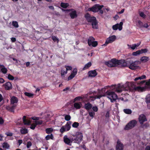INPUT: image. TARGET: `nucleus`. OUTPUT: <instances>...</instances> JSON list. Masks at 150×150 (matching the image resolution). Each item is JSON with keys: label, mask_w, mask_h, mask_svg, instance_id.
I'll return each mask as SVG.
<instances>
[{"label": "nucleus", "mask_w": 150, "mask_h": 150, "mask_svg": "<svg viewBox=\"0 0 150 150\" xmlns=\"http://www.w3.org/2000/svg\"><path fill=\"white\" fill-rule=\"evenodd\" d=\"M140 64L141 62L139 60L135 61L132 60L126 61L124 59H122V67H128L131 70H136L138 69H140V67L138 65Z\"/></svg>", "instance_id": "nucleus-1"}, {"label": "nucleus", "mask_w": 150, "mask_h": 150, "mask_svg": "<svg viewBox=\"0 0 150 150\" xmlns=\"http://www.w3.org/2000/svg\"><path fill=\"white\" fill-rule=\"evenodd\" d=\"M84 16L88 22L91 23V25L93 28H98V22L95 17L91 16L90 14L88 13H86Z\"/></svg>", "instance_id": "nucleus-2"}, {"label": "nucleus", "mask_w": 150, "mask_h": 150, "mask_svg": "<svg viewBox=\"0 0 150 150\" xmlns=\"http://www.w3.org/2000/svg\"><path fill=\"white\" fill-rule=\"evenodd\" d=\"M122 59L118 60L116 59L113 58L108 61L105 62V64L108 67H117L118 65H120L122 67Z\"/></svg>", "instance_id": "nucleus-3"}, {"label": "nucleus", "mask_w": 150, "mask_h": 150, "mask_svg": "<svg viewBox=\"0 0 150 150\" xmlns=\"http://www.w3.org/2000/svg\"><path fill=\"white\" fill-rule=\"evenodd\" d=\"M126 84H127L128 87L129 88L130 87L133 88L134 87V89L135 91H138L139 92H143L145 91L146 89L148 87L146 86H145L144 87L140 86L135 87L134 83V82L126 83Z\"/></svg>", "instance_id": "nucleus-4"}, {"label": "nucleus", "mask_w": 150, "mask_h": 150, "mask_svg": "<svg viewBox=\"0 0 150 150\" xmlns=\"http://www.w3.org/2000/svg\"><path fill=\"white\" fill-rule=\"evenodd\" d=\"M103 5H100L99 4H96L94 5L91 8H88L87 11H91L93 12H96L99 10V13L101 14L103 13V11L101 9L103 7Z\"/></svg>", "instance_id": "nucleus-5"}, {"label": "nucleus", "mask_w": 150, "mask_h": 150, "mask_svg": "<svg viewBox=\"0 0 150 150\" xmlns=\"http://www.w3.org/2000/svg\"><path fill=\"white\" fill-rule=\"evenodd\" d=\"M107 97L110 100L112 103L118 99L117 95L114 92L110 91H107L105 93Z\"/></svg>", "instance_id": "nucleus-6"}, {"label": "nucleus", "mask_w": 150, "mask_h": 150, "mask_svg": "<svg viewBox=\"0 0 150 150\" xmlns=\"http://www.w3.org/2000/svg\"><path fill=\"white\" fill-rule=\"evenodd\" d=\"M137 124V121L135 120H132L129 122L124 128L125 130H129L134 127Z\"/></svg>", "instance_id": "nucleus-7"}, {"label": "nucleus", "mask_w": 150, "mask_h": 150, "mask_svg": "<svg viewBox=\"0 0 150 150\" xmlns=\"http://www.w3.org/2000/svg\"><path fill=\"white\" fill-rule=\"evenodd\" d=\"M74 137V138L73 140L75 141V142L77 144H79L82 141L83 135L80 132H76Z\"/></svg>", "instance_id": "nucleus-8"}, {"label": "nucleus", "mask_w": 150, "mask_h": 150, "mask_svg": "<svg viewBox=\"0 0 150 150\" xmlns=\"http://www.w3.org/2000/svg\"><path fill=\"white\" fill-rule=\"evenodd\" d=\"M62 10L63 11H71V12H70L69 14V15L71 19H74L75 18H76L78 16L76 11L75 10L73 11V9H62Z\"/></svg>", "instance_id": "nucleus-9"}, {"label": "nucleus", "mask_w": 150, "mask_h": 150, "mask_svg": "<svg viewBox=\"0 0 150 150\" xmlns=\"http://www.w3.org/2000/svg\"><path fill=\"white\" fill-rule=\"evenodd\" d=\"M138 120L140 124H143V123L147 121V119L146 116L144 114L140 115L138 118Z\"/></svg>", "instance_id": "nucleus-10"}, {"label": "nucleus", "mask_w": 150, "mask_h": 150, "mask_svg": "<svg viewBox=\"0 0 150 150\" xmlns=\"http://www.w3.org/2000/svg\"><path fill=\"white\" fill-rule=\"evenodd\" d=\"M116 39L115 35H113L107 38L105 42L104 45H106L109 43H111L115 40Z\"/></svg>", "instance_id": "nucleus-11"}, {"label": "nucleus", "mask_w": 150, "mask_h": 150, "mask_svg": "<svg viewBox=\"0 0 150 150\" xmlns=\"http://www.w3.org/2000/svg\"><path fill=\"white\" fill-rule=\"evenodd\" d=\"M114 86V88H115V91L117 93H120L123 90L122 86H121L120 84H119L117 85H112L111 86Z\"/></svg>", "instance_id": "nucleus-12"}, {"label": "nucleus", "mask_w": 150, "mask_h": 150, "mask_svg": "<svg viewBox=\"0 0 150 150\" xmlns=\"http://www.w3.org/2000/svg\"><path fill=\"white\" fill-rule=\"evenodd\" d=\"M98 73L96 70L89 71L88 72V76L91 77H94L97 75Z\"/></svg>", "instance_id": "nucleus-13"}, {"label": "nucleus", "mask_w": 150, "mask_h": 150, "mask_svg": "<svg viewBox=\"0 0 150 150\" xmlns=\"http://www.w3.org/2000/svg\"><path fill=\"white\" fill-rule=\"evenodd\" d=\"M124 148L123 145L120 140L118 139L117 142L116 147V150H123Z\"/></svg>", "instance_id": "nucleus-14"}, {"label": "nucleus", "mask_w": 150, "mask_h": 150, "mask_svg": "<svg viewBox=\"0 0 150 150\" xmlns=\"http://www.w3.org/2000/svg\"><path fill=\"white\" fill-rule=\"evenodd\" d=\"M3 86L4 87L6 90H9L11 89L12 88V85L10 82H8L4 84Z\"/></svg>", "instance_id": "nucleus-15"}, {"label": "nucleus", "mask_w": 150, "mask_h": 150, "mask_svg": "<svg viewBox=\"0 0 150 150\" xmlns=\"http://www.w3.org/2000/svg\"><path fill=\"white\" fill-rule=\"evenodd\" d=\"M150 59L148 57L144 56L141 57L140 62L142 63H146Z\"/></svg>", "instance_id": "nucleus-16"}, {"label": "nucleus", "mask_w": 150, "mask_h": 150, "mask_svg": "<svg viewBox=\"0 0 150 150\" xmlns=\"http://www.w3.org/2000/svg\"><path fill=\"white\" fill-rule=\"evenodd\" d=\"M26 116H23V122L25 125H30L31 123L30 121L28 119H26Z\"/></svg>", "instance_id": "nucleus-17"}, {"label": "nucleus", "mask_w": 150, "mask_h": 150, "mask_svg": "<svg viewBox=\"0 0 150 150\" xmlns=\"http://www.w3.org/2000/svg\"><path fill=\"white\" fill-rule=\"evenodd\" d=\"M16 107V104H13L11 106H8L6 107V109L8 110H9L11 112H14V110Z\"/></svg>", "instance_id": "nucleus-18"}, {"label": "nucleus", "mask_w": 150, "mask_h": 150, "mask_svg": "<svg viewBox=\"0 0 150 150\" xmlns=\"http://www.w3.org/2000/svg\"><path fill=\"white\" fill-rule=\"evenodd\" d=\"M64 141L66 144L69 145H70V144L72 142L71 140L68 138L66 135L64 136Z\"/></svg>", "instance_id": "nucleus-19"}, {"label": "nucleus", "mask_w": 150, "mask_h": 150, "mask_svg": "<svg viewBox=\"0 0 150 150\" xmlns=\"http://www.w3.org/2000/svg\"><path fill=\"white\" fill-rule=\"evenodd\" d=\"M145 102L147 104V107L150 106V94H148L146 95L145 98Z\"/></svg>", "instance_id": "nucleus-20"}, {"label": "nucleus", "mask_w": 150, "mask_h": 150, "mask_svg": "<svg viewBox=\"0 0 150 150\" xmlns=\"http://www.w3.org/2000/svg\"><path fill=\"white\" fill-rule=\"evenodd\" d=\"M18 100L17 98L13 96L11 99V104L13 105L14 103H18Z\"/></svg>", "instance_id": "nucleus-21"}, {"label": "nucleus", "mask_w": 150, "mask_h": 150, "mask_svg": "<svg viewBox=\"0 0 150 150\" xmlns=\"http://www.w3.org/2000/svg\"><path fill=\"white\" fill-rule=\"evenodd\" d=\"M71 122L70 121H69L67 122L65 125L64 126L65 128V129L66 131H69L71 127L70 126V125H71Z\"/></svg>", "instance_id": "nucleus-22"}, {"label": "nucleus", "mask_w": 150, "mask_h": 150, "mask_svg": "<svg viewBox=\"0 0 150 150\" xmlns=\"http://www.w3.org/2000/svg\"><path fill=\"white\" fill-rule=\"evenodd\" d=\"M85 108L87 110H89L92 107V105L89 103L85 104Z\"/></svg>", "instance_id": "nucleus-23"}, {"label": "nucleus", "mask_w": 150, "mask_h": 150, "mask_svg": "<svg viewBox=\"0 0 150 150\" xmlns=\"http://www.w3.org/2000/svg\"><path fill=\"white\" fill-rule=\"evenodd\" d=\"M74 106L76 109H79L81 107V104L80 103H74Z\"/></svg>", "instance_id": "nucleus-24"}, {"label": "nucleus", "mask_w": 150, "mask_h": 150, "mask_svg": "<svg viewBox=\"0 0 150 150\" xmlns=\"http://www.w3.org/2000/svg\"><path fill=\"white\" fill-rule=\"evenodd\" d=\"M95 40V38L92 36L90 37L88 40V43L89 46H91V42L94 41Z\"/></svg>", "instance_id": "nucleus-25"}, {"label": "nucleus", "mask_w": 150, "mask_h": 150, "mask_svg": "<svg viewBox=\"0 0 150 150\" xmlns=\"http://www.w3.org/2000/svg\"><path fill=\"white\" fill-rule=\"evenodd\" d=\"M69 6V4L67 3L62 2L60 4L61 6L64 8H66Z\"/></svg>", "instance_id": "nucleus-26"}, {"label": "nucleus", "mask_w": 150, "mask_h": 150, "mask_svg": "<svg viewBox=\"0 0 150 150\" xmlns=\"http://www.w3.org/2000/svg\"><path fill=\"white\" fill-rule=\"evenodd\" d=\"M53 129L52 128H49L46 129L45 132L47 134H51L53 131Z\"/></svg>", "instance_id": "nucleus-27"}, {"label": "nucleus", "mask_w": 150, "mask_h": 150, "mask_svg": "<svg viewBox=\"0 0 150 150\" xmlns=\"http://www.w3.org/2000/svg\"><path fill=\"white\" fill-rule=\"evenodd\" d=\"M54 136L52 134H51L50 135H47L45 138V139L46 140H48L50 139H53Z\"/></svg>", "instance_id": "nucleus-28"}, {"label": "nucleus", "mask_w": 150, "mask_h": 150, "mask_svg": "<svg viewBox=\"0 0 150 150\" xmlns=\"http://www.w3.org/2000/svg\"><path fill=\"white\" fill-rule=\"evenodd\" d=\"M146 78V76L145 75H143L142 76H139L138 77L134 79V80L135 81H137L138 80H141L142 79H145Z\"/></svg>", "instance_id": "nucleus-29"}, {"label": "nucleus", "mask_w": 150, "mask_h": 150, "mask_svg": "<svg viewBox=\"0 0 150 150\" xmlns=\"http://www.w3.org/2000/svg\"><path fill=\"white\" fill-rule=\"evenodd\" d=\"M2 146L4 148L7 149L9 148L10 145L7 142H4L2 144Z\"/></svg>", "instance_id": "nucleus-30"}, {"label": "nucleus", "mask_w": 150, "mask_h": 150, "mask_svg": "<svg viewBox=\"0 0 150 150\" xmlns=\"http://www.w3.org/2000/svg\"><path fill=\"white\" fill-rule=\"evenodd\" d=\"M91 65V62H89L87 64H86L84 67L83 68V70H85L88 68Z\"/></svg>", "instance_id": "nucleus-31"}, {"label": "nucleus", "mask_w": 150, "mask_h": 150, "mask_svg": "<svg viewBox=\"0 0 150 150\" xmlns=\"http://www.w3.org/2000/svg\"><path fill=\"white\" fill-rule=\"evenodd\" d=\"M42 26H41L40 27V28L41 29L40 31L42 29H44L45 30H48L50 32L52 31L50 29H47V28L48 27V26L47 25L46 26H44L43 25H42Z\"/></svg>", "instance_id": "nucleus-32"}, {"label": "nucleus", "mask_w": 150, "mask_h": 150, "mask_svg": "<svg viewBox=\"0 0 150 150\" xmlns=\"http://www.w3.org/2000/svg\"><path fill=\"white\" fill-rule=\"evenodd\" d=\"M0 71L4 74H6L7 72V69L4 66V67H1V69Z\"/></svg>", "instance_id": "nucleus-33"}, {"label": "nucleus", "mask_w": 150, "mask_h": 150, "mask_svg": "<svg viewBox=\"0 0 150 150\" xmlns=\"http://www.w3.org/2000/svg\"><path fill=\"white\" fill-rule=\"evenodd\" d=\"M20 132L21 134H24L28 133V131L26 129H21Z\"/></svg>", "instance_id": "nucleus-34"}, {"label": "nucleus", "mask_w": 150, "mask_h": 150, "mask_svg": "<svg viewBox=\"0 0 150 150\" xmlns=\"http://www.w3.org/2000/svg\"><path fill=\"white\" fill-rule=\"evenodd\" d=\"M123 111L125 113L127 114H130L132 113L131 110L129 109H124Z\"/></svg>", "instance_id": "nucleus-35"}, {"label": "nucleus", "mask_w": 150, "mask_h": 150, "mask_svg": "<svg viewBox=\"0 0 150 150\" xmlns=\"http://www.w3.org/2000/svg\"><path fill=\"white\" fill-rule=\"evenodd\" d=\"M141 125V127L142 128H147L148 127H149V124L148 122L146 123H144V124H143Z\"/></svg>", "instance_id": "nucleus-36"}, {"label": "nucleus", "mask_w": 150, "mask_h": 150, "mask_svg": "<svg viewBox=\"0 0 150 150\" xmlns=\"http://www.w3.org/2000/svg\"><path fill=\"white\" fill-rule=\"evenodd\" d=\"M12 25L14 27L16 28H17L19 27L18 23L16 21H13Z\"/></svg>", "instance_id": "nucleus-37"}, {"label": "nucleus", "mask_w": 150, "mask_h": 150, "mask_svg": "<svg viewBox=\"0 0 150 150\" xmlns=\"http://www.w3.org/2000/svg\"><path fill=\"white\" fill-rule=\"evenodd\" d=\"M89 116L93 118L94 117L95 115V113L92 111L88 112Z\"/></svg>", "instance_id": "nucleus-38"}, {"label": "nucleus", "mask_w": 150, "mask_h": 150, "mask_svg": "<svg viewBox=\"0 0 150 150\" xmlns=\"http://www.w3.org/2000/svg\"><path fill=\"white\" fill-rule=\"evenodd\" d=\"M90 44L91 46L92 45L93 47H95L98 45V43L97 41H94L91 42Z\"/></svg>", "instance_id": "nucleus-39"}, {"label": "nucleus", "mask_w": 150, "mask_h": 150, "mask_svg": "<svg viewBox=\"0 0 150 150\" xmlns=\"http://www.w3.org/2000/svg\"><path fill=\"white\" fill-rule=\"evenodd\" d=\"M52 38L54 42H59V39L55 36H52Z\"/></svg>", "instance_id": "nucleus-40"}, {"label": "nucleus", "mask_w": 150, "mask_h": 150, "mask_svg": "<svg viewBox=\"0 0 150 150\" xmlns=\"http://www.w3.org/2000/svg\"><path fill=\"white\" fill-rule=\"evenodd\" d=\"M143 23L140 21H139L138 22L137 26L140 28H143Z\"/></svg>", "instance_id": "nucleus-41"}, {"label": "nucleus", "mask_w": 150, "mask_h": 150, "mask_svg": "<svg viewBox=\"0 0 150 150\" xmlns=\"http://www.w3.org/2000/svg\"><path fill=\"white\" fill-rule=\"evenodd\" d=\"M25 95L26 96H27L29 97H31L34 95L33 94H32L28 92H25L24 93Z\"/></svg>", "instance_id": "nucleus-42"}, {"label": "nucleus", "mask_w": 150, "mask_h": 150, "mask_svg": "<svg viewBox=\"0 0 150 150\" xmlns=\"http://www.w3.org/2000/svg\"><path fill=\"white\" fill-rule=\"evenodd\" d=\"M140 54H141V52H140V50H139L138 51H137L136 52H134L132 53V55L133 56H136L138 55H139Z\"/></svg>", "instance_id": "nucleus-43"}, {"label": "nucleus", "mask_w": 150, "mask_h": 150, "mask_svg": "<svg viewBox=\"0 0 150 150\" xmlns=\"http://www.w3.org/2000/svg\"><path fill=\"white\" fill-rule=\"evenodd\" d=\"M140 50L141 54H142L143 53H146L148 51V49L146 48L141 49V50Z\"/></svg>", "instance_id": "nucleus-44"}, {"label": "nucleus", "mask_w": 150, "mask_h": 150, "mask_svg": "<svg viewBox=\"0 0 150 150\" xmlns=\"http://www.w3.org/2000/svg\"><path fill=\"white\" fill-rule=\"evenodd\" d=\"M79 123L76 122H74L72 125L73 127L74 128H77L79 126Z\"/></svg>", "instance_id": "nucleus-45"}, {"label": "nucleus", "mask_w": 150, "mask_h": 150, "mask_svg": "<svg viewBox=\"0 0 150 150\" xmlns=\"http://www.w3.org/2000/svg\"><path fill=\"white\" fill-rule=\"evenodd\" d=\"M119 24L117 23L116 24L113 25L112 27V29L114 30H116L118 29Z\"/></svg>", "instance_id": "nucleus-46"}, {"label": "nucleus", "mask_w": 150, "mask_h": 150, "mask_svg": "<svg viewBox=\"0 0 150 150\" xmlns=\"http://www.w3.org/2000/svg\"><path fill=\"white\" fill-rule=\"evenodd\" d=\"M71 118V117L70 115H66L64 117L65 120L67 121H69Z\"/></svg>", "instance_id": "nucleus-47"}, {"label": "nucleus", "mask_w": 150, "mask_h": 150, "mask_svg": "<svg viewBox=\"0 0 150 150\" xmlns=\"http://www.w3.org/2000/svg\"><path fill=\"white\" fill-rule=\"evenodd\" d=\"M145 86L148 87L147 89L150 88V79L147 82H146Z\"/></svg>", "instance_id": "nucleus-48"}, {"label": "nucleus", "mask_w": 150, "mask_h": 150, "mask_svg": "<svg viewBox=\"0 0 150 150\" xmlns=\"http://www.w3.org/2000/svg\"><path fill=\"white\" fill-rule=\"evenodd\" d=\"M66 130L64 126H63L60 129V132L61 133H63Z\"/></svg>", "instance_id": "nucleus-49"}, {"label": "nucleus", "mask_w": 150, "mask_h": 150, "mask_svg": "<svg viewBox=\"0 0 150 150\" xmlns=\"http://www.w3.org/2000/svg\"><path fill=\"white\" fill-rule=\"evenodd\" d=\"M65 67L66 68V70L67 71L71 70L72 69V67L70 66L65 65Z\"/></svg>", "instance_id": "nucleus-50"}, {"label": "nucleus", "mask_w": 150, "mask_h": 150, "mask_svg": "<svg viewBox=\"0 0 150 150\" xmlns=\"http://www.w3.org/2000/svg\"><path fill=\"white\" fill-rule=\"evenodd\" d=\"M77 73V69L76 68H74L73 71L72 72L71 74H72L75 76L76 74Z\"/></svg>", "instance_id": "nucleus-51"}, {"label": "nucleus", "mask_w": 150, "mask_h": 150, "mask_svg": "<svg viewBox=\"0 0 150 150\" xmlns=\"http://www.w3.org/2000/svg\"><path fill=\"white\" fill-rule=\"evenodd\" d=\"M61 71V75L62 76H63L64 74H67V72L66 70L65 71L63 69H62Z\"/></svg>", "instance_id": "nucleus-52"}, {"label": "nucleus", "mask_w": 150, "mask_h": 150, "mask_svg": "<svg viewBox=\"0 0 150 150\" xmlns=\"http://www.w3.org/2000/svg\"><path fill=\"white\" fill-rule=\"evenodd\" d=\"M146 82V81L145 80H144L142 81H138L137 82V84L141 86L142 85L143 83Z\"/></svg>", "instance_id": "nucleus-53"}, {"label": "nucleus", "mask_w": 150, "mask_h": 150, "mask_svg": "<svg viewBox=\"0 0 150 150\" xmlns=\"http://www.w3.org/2000/svg\"><path fill=\"white\" fill-rule=\"evenodd\" d=\"M36 125L35 123L32 124L30 127V128L32 129H34L36 127Z\"/></svg>", "instance_id": "nucleus-54"}, {"label": "nucleus", "mask_w": 150, "mask_h": 150, "mask_svg": "<svg viewBox=\"0 0 150 150\" xmlns=\"http://www.w3.org/2000/svg\"><path fill=\"white\" fill-rule=\"evenodd\" d=\"M75 76L72 74H71L67 78V81H69L73 79L74 77Z\"/></svg>", "instance_id": "nucleus-55"}, {"label": "nucleus", "mask_w": 150, "mask_h": 150, "mask_svg": "<svg viewBox=\"0 0 150 150\" xmlns=\"http://www.w3.org/2000/svg\"><path fill=\"white\" fill-rule=\"evenodd\" d=\"M42 120H40L39 121H36L35 122V123L36 125L37 126L38 125H41L42 123Z\"/></svg>", "instance_id": "nucleus-56"}, {"label": "nucleus", "mask_w": 150, "mask_h": 150, "mask_svg": "<svg viewBox=\"0 0 150 150\" xmlns=\"http://www.w3.org/2000/svg\"><path fill=\"white\" fill-rule=\"evenodd\" d=\"M8 78L10 80H13L14 79V77L10 74H9L8 76Z\"/></svg>", "instance_id": "nucleus-57"}, {"label": "nucleus", "mask_w": 150, "mask_h": 150, "mask_svg": "<svg viewBox=\"0 0 150 150\" xmlns=\"http://www.w3.org/2000/svg\"><path fill=\"white\" fill-rule=\"evenodd\" d=\"M82 99V98L81 96H78L74 98L75 101H78L80 100L81 99Z\"/></svg>", "instance_id": "nucleus-58"}, {"label": "nucleus", "mask_w": 150, "mask_h": 150, "mask_svg": "<svg viewBox=\"0 0 150 150\" xmlns=\"http://www.w3.org/2000/svg\"><path fill=\"white\" fill-rule=\"evenodd\" d=\"M32 145V143L31 142L28 141L27 142V147L28 148H29Z\"/></svg>", "instance_id": "nucleus-59"}, {"label": "nucleus", "mask_w": 150, "mask_h": 150, "mask_svg": "<svg viewBox=\"0 0 150 150\" xmlns=\"http://www.w3.org/2000/svg\"><path fill=\"white\" fill-rule=\"evenodd\" d=\"M139 15L141 17H142L144 18H145L146 17V15L143 12H141L139 13Z\"/></svg>", "instance_id": "nucleus-60"}, {"label": "nucleus", "mask_w": 150, "mask_h": 150, "mask_svg": "<svg viewBox=\"0 0 150 150\" xmlns=\"http://www.w3.org/2000/svg\"><path fill=\"white\" fill-rule=\"evenodd\" d=\"M92 109L94 111L96 112L98 111V109L97 106H94L92 107Z\"/></svg>", "instance_id": "nucleus-61"}, {"label": "nucleus", "mask_w": 150, "mask_h": 150, "mask_svg": "<svg viewBox=\"0 0 150 150\" xmlns=\"http://www.w3.org/2000/svg\"><path fill=\"white\" fill-rule=\"evenodd\" d=\"M110 86H106L105 87V88H103L102 89H101V91L102 92L103 91H104V92H105V89L106 88H109L110 87Z\"/></svg>", "instance_id": "nucleus-62"}, {"label": "nucleus", "mask_w": 150, "mask_h": 150, "mask_svg": "<svg viewBox=\"0 0 150 150\" xmlns=\"http://www.w3.org/2000/svg\"><path fill=\"white\" fill-rule=\"evenodd\" d=\"M4 120L1 117H0V125H2L4 123Z\"/></svg>", "instance_id": "nucleus-63"}, {"label": "nucleus", "mask_w": 150, "mask_h": 150, "mask_svg": "<svg viewBox=\"0 0 150 150\" xmlns=\"http://www.w3.org/2000/svg\"><path fill=\"white\" fill-rule=\"evenodd\" d=\"M32 119L33 120H39V117H32Z\"/></svg>", "instance_id": "nucleus-64"}]
</instances>
